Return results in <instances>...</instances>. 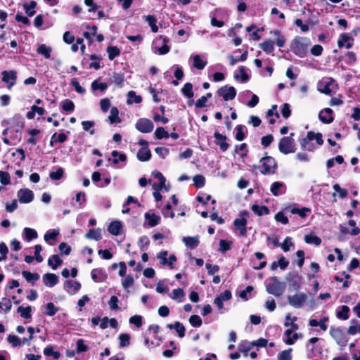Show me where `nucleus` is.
Returning a JSON list of instances; mask_svg holds the SVG:
<instances>
[{
  "mask_svg": "<svg viewBox=\"0 0 360 360\" xmlns=\"http://www.w3.org/2000/svg\"><path fill=\"white\" fill-rule=\"evenodd\" d=\"M286 185L282 181H275L271 185L270 191L273 195H281L286 192Z\"/></svg>",
  "mask_w": 360,
  "mask_h": 360,
  "instance_id": "nucleus-12",
  "label": "nucleus"
},
{
  "mask_svg": "<svg viewBox=\"0 0 360 360\" xmlns=\"http://www.w3.org/2000/svg\"><path fill=\"white\" fill-rule=\"evenodd\" d=\"M122 229V224L120 221H112L108 226V231L115 236L120 234Z\"/></svg>",
  "mask_w": 360,
  "mask_h": 360,
  "instance_id": "nucleus-23",
  "label": "nucleus"
},
{
  "mask_svg": "<svg viewBox=\"0 0 360 360\" xmlns=\"http://www.w3.org/2000/svg\"><path fill=\"white\" fill-rule=\"evenodd\" d=\"M330 335L336 341L337 344L341 347H344L346 345L347 340L345 338L344 332L340 328L330 327Z\"/></svg>",
  "mask_w": 360,
  "mask_h": 360,
  "instance_id": "nucleus-10",
  "label": "nucleus"
},
{
  "mask_svg": "<svg viewBox=\"0 0 360 360\" xmlns=\"http://www.w3.org/2000/svg\"><path fill=\"white\" fill-rule=\"evenodd\" d=\"M12 303L10 299L3 297L0 301V312L7 313L11 311Z\"/></svg>",
  "mask_w": 360,
  "mask_h": 360,
  "instance_id": "nucleus-33",
  "label": "nucleus"
},
{
  "mask_svg": "<svg viewBox=\"0 0 360 360\" xmlns=\"http://www.w3.org/2000/svg\"><path fill=\"white\" fill-rule=\"evenodd\" d=\"M48 264L52 267L53 269H56L62 264V260L60 259L59 255H53L49 259Z\"/></svg>",
  "mask_w": 360,
  "mask_h": 360,
  "instance_id": "nucleus-41",
  "label": "nucleus"
},
{
  "mask_svg": "<svg viewBox=\"0 0 360 360\" xmlns=\"http://www.w3.org/2000/svg\"><path fill=\"white\" fill-rule=\"evenodd\" d=\"M108 58L112 60L115 58L120 55V50L117 46H110L107 48Z\"/></svg>",
  "mask_w": 360,
  "mask_h": 360,
  "instance_id": "nucleus-40",
  "label": "nucleus"
},
{
  "mask_svg": "<svg viewBox=\"0 0 360 360\" xmlns=\"http://www.w3.org/2000/svg\"><path fill=\"white\" fill-rule=\"evenodd\" d=\"M291 352H292L291 348L283 351L278 355V360H291L292 359Z\"/></svg>",
  "mask_w": 360,
  "mask_h": 360,
  "instance_id": "nucleus-64",
  "label": "nucleus"
},
{
  "mask_svg": "<svg viewBox=\"0 0 360 360\" xmlns=\"http://www.w3.org/2000/svg\"><path fill=\"white\" fill-rule=\"evenodd\" d=\"M236 136L235 138L237 141H241L245 138V133L247 132V128L245 125L238 124L235 128Z\"/></svg>",
  "mask_w": 360,
  "mask_h": 360,
  "instance_id": "nucleus-26",
  "label": "nucleus"
},
{
  "mask_svg": "<svg viewBox=\"0 0 360 360\" xmlns=\"http://www.w3.org/2000/svg\"><path fill=\"white\" fill-rule=\"evenodd\" d=\"M37 237L38 233L35 229L29 227L24 228L22 233V238L24 240L30 242L32 240L37 238Z\"/></svg>",
  "mask_w": 360,
  "mask_h": 360,
  "instance_id": "nucleus-15",
  "label": "nucleus"
},
{
  "mask_svg": "<svg viewBox=\"0 0 360 360\" xmlns=\"http://www.w3.org/2000/svg\"><path fill=\"white\" fill-rule=\"evenodd\" d=\"M0 182L5 186L10 184L11 176L7 172L0 171Z\"/></svg>",
  "mask_w": 360,
  "mask_h": 360,
  "instance_id": "nucleus-63",
  "label": "nucleus"
},
{
  "mask_svg": "<svg viewBox=\"0 0 360 360\" xmlns=\"http://www.w3.org/2000/svg\"><path fill=\"white\" fill-rule=\"evenodd\" d=\"M288 262L285 260V257L283 256H281L278 262H274L271 264V269L272 270H275L278 266H279L281 269H285L288 266Z\"/></svg>",
  "mask_w": 360,
  "mask_h": 360,
  "instance_id": "nucleus-36",
  "label": "nucleus"
},
{
  "mask_svg": "<svg viewBox=\"0 0 360 360\" xmlns=\"http://www.w3.org/2000/svg\"><path fill=\"white\" fill-rule=\"evenodd\" d=\"M18 312L20 314V316L22 318L25 319H30L31 318V311H32V307L28 306L26 307H23L22 306H20L18 309Z\"/></svg>",
  "mask_w": 360,
  "mask_h": 360,
  "instance_id": "nucleus-43",
  "label": "nucleus"
},
{
  "mask_svg": "<svg viewBox=\"0 0 360 360\" xmlns=\"http://www.w3.org/2000/svg\"><path fill=\"white\" fill-rule=\"evenodd\" d=\"M155 136L158 139L169 138V133L162 127H159L155 129Z\"/></svg>",
  "mask_w": 360,
  "mask_h": 360,
  "instance_id": "nucleus-51",
  "label": "nucleus"
},
{
  "mask_svg": "<svg viewBox=\"0 0 360 360\" xmlns=\"http://www.w3.org/2000/svg\"><path fill=\"white\" fill-rule=\"evenodd\" d=\"M144 217L150 227H154L160 223V217L155 213L146 212Z\"/></svg>",
  "mask_w": 360,
  "mask_h": 360,
  "instance_id": "nucleus-20",
  "label": "nucleus"
},
{
  "mask_svg": "<svg viewBox=\"0 0 360 360\" xmlns=\"http://www.w3.org/2000/svg\"><path fill=\"white\" fill-rule=\"evenodd\" d=\"M246 224L247 220L245 218L236 219L233 221V224L241 236H244L246 233Z\"/></svg>",
  "mask_w": 360,
  "mask_h": 360,
  "instance_id": "nucleus-21",
  "label": "nucleus"
},
{
  "mask_svg": "<svg viewBox=\"0 0 360 360\" xmlns=\"http://www.w3.org/2000/svg\"><path fill=\"white\" fill-rule=\"evenodd\" d=\"M194 185L197 188H202L205 186V178L202 175H195L193 179Z\"/></svg>",
  "mask_w": 360,
  "mask_h": 360,
  "instance_id": "nucleus-56",
  "label": "nucleus"
},
{
  "mask_svg": "<svg viewBox=\"0 0 360 360\" xmlns=\"http://www.w3.org/2000/svg\"><path fill=\"white\" fill-rule=\"evenodd\" d=\"M64 288L69 294L72 295L79 291L81 285L77 281H67L64 284Z\"/></svg>",
  "mask_w": 360,
  "mask_h": 360,
  "instance_id": "nucleus-17",
  "label": "nucleus"
},
{
  "mask_svg": "<svg viewBox=\"0 0 360 360\" xmlns=\"http://www.w3.org/2000/svg\"><path fill=\"white\" fill-rule=\"evenodd\" d=\"M217 94L226 101L233 100L236 96V90L233 86H223L217 91Z\"/></svg>",
  "mask_w": 360,
  "mask_h": 360,
  "instance_id": "nucleus-8",
  "label": "nucleus"
},
{
  "mask_svg": "<svg viewBox=\"0 0 360 360\" xmlns=\"http://www.w3.org/2000/svg\"><path fill=\"white\" fill-rule=\"evenodd\" d=\"M252 210L255 214L258 216H262L269 213V208L264 205H253L252 206Z\"/></svg>",
  "mask_w": 360,
  "mask_h": 360,
  "instance_id": "nucleus-35",
  "label": "nucleus"
},
{
  "mask_svg": "<svg viewBox=\"0 0 360 360\" xmlns=\"http://www.w3.org/2000/svg\"><path fill=\"white\" fill-rule=\"evenodd\" d=\"M146 22L148 23L153 32H157L158 31V27L157 26V19L154 15H146L144 16Z\"/></svg>",
  "mask_w": 360,
  "mask_h": 360,
  "instance_id": "nucleus-38",
  "label": "nucleus"
},
{
  "mask_svg": "<svg viewBox=\"0 0 360 360\" xmlns=\"http://www.w3.org/2000/svg\"><path fill=\"white\" fill-rule=\"evenodd\" d=\"M142 101V97L136 95L134 91H129L127 94V104L140 103Z\"/></svg>",
  "mask_w": 360,
  "mask_h": 360,
  "instance_id": "nucleus-31",
  "label": "nucleus"
},
{
  "mask_svg": "<svg viewBox=\"0 0 360 360\" xmlns=\"http://www.w3.org/2000/svg\"><path fill=\"white\" fill-rule=\"evenodd\" d=\"M335 84V80L333 78H327L324 82V85L322 89H319V91L326 95H331L332 89L330 88Z\"/></svg>",
  "mask_w": 360,
  "mask_h": 360,
  "instance_id": "nucleus-28",
  "label": "nucleus"
},
{
  "mask_svg": "<svg viewBox=\"0 0 360 360\" xmlns=\"http://www.w3.org/2000/svg\"><path fill=\"white\" fill-rule=\"evenodd\" d=\"M307 296L305 293L299 292L288 297L289 304L295 308H301L307 301Z\"/></svg>",
  "mask_w": 360,
  "mask_h": 360,
  "instance_id": "nucleus-6",
  "label": "nucleus"
},
{
  "mask_svg": "<svg viewBox=\"0 0 360 360\" xmlns=\"http://www.w3.org/2000/svg\"><path fill=\"white\" fill-rule=\"evenodd\" d=\"M174 329L178 333L179 337L183 338L185 335V328L182 323L179 321H176L174 323Z\"/></svg>",
  "mask_w": 360,
  "mask_h": 360,
  "instance_id": "nucleus-59",
  "label": "nucleus"
},
{
  "mask_svg": "<svg viewBox=\"0 0 360 360\" xmlns=\"http://www.w3.org/2000/svg\"><path fill=\"white\" fill-rule=\"evenodd\" d=\"M17 197L20 203L27 204L34 200V193L29 188H20L17 192Z\"/></svg>",
  "mask_w": 360,
  "mask_h": 360,
  "instance_id": "nucleus-9",
  "label": "nucleus"
},
{
  "mask_svg": "<svg viewBox=\"0 0 360 360\" xmlns=\"http://www.w3.org/2000/svg\"><path fill=\"white\" fill-rule=\"evenodd\" d=\"M43 280L46 286L51 288L58 283V277L54 274L48 273L44 275Z\"/></svg>",
  "mask_w": 360,
  "mask_h": 360,
  "instance_id": "nucleus-19",
  "label": "nucleus"
},
{
  "mask_svg": "<svg viewBox=\"0 0 360 360\" xmlns=\"http://www.w3.org/2000/svg\"><path fill=\"white\" fill-rule=\"evenodd\" d=\"M181 93L188 98L193 97V84L190 82H186L181 89Z\"/></svg>",
  "mask_w": 360,
  "mask_h": 360,
  "instance_id": "nucleus-37",
  "label": "nucleus"
},
{
  "mask_svg": "<svg viewBox=\"0 0 360 360\" xmlns=\"http://www.w3.org/2000/svg\"><path fill=\"white\" fill-rule=\"evenodd\" d=\"M252 347L253 344L252 343V342L247 341L241 342L238 346L239 350L245 354H247V352L250 351Z\"/></svg>",
  "mask_w": 360,
  "mask_h": 360,
  "instance_id": "nucleus-61",
  "label": "nucleus"
},
{
  "mask_svg": "<svg viewBox=\"0 0 360 360\" xmlns=\"http://www.w3.org/2000/svg\"><path fill=\"white\" fill-rule=\"evenodd\" d=\"M44 354L46 356H52L55 359H58L60 356V352L53 351L51 346L44 348Z\"/></svg>",
  "mask_w": 360,
  "mask_h": 360,
  "instance_id": "nucleus-57",
  "label": "nucleus"
},
{
  "mask_svg": "<svg viewBox=\"0 0 360 360\" xmlns=\"http://www.w3.org/2000/svg\"><path fill=\"white\" fill-rule=\"evenodd\" d=\"M304 240L307 244L311 245L318 246L321 243V239L313 233L305 235Z\"/></svg>",
  "mask_w": 360,
  "mask_h": 360,
  "instance_id": "nucleus-24",
  "label": "nucleus"
},
{
  "mask_svg": "<svg viewBox=\"0 0 360 360\" xmlns=\"http://www.w3.org/2000/svg\"><path fill=\"white\" fill-rule=\"evenodd\" d=\"M37 52L39 54L44 56L45 58L48 59L51 57L52 49L46 44H40L37 49Z\"/></svg>",
  "mask_w": 360,
  "mask_h": 360,
  "instance_id": "nucleus-32",
  "label": "nucleus"
},
{
  "mask_svg": "<svg viewBox=\"0 0 360 360\" xmlns=\"http://www.w3.org/2000/svg\"><path fill=\"white\" fill-rule=\"evenodd\" d=\"M62 109L67 112H72L75 109L74 103L70 99H65L61 104Z\"/></svg>",
  "mask_w": 360,
  "mask_h": 360,
  "instance_id": "nucleus-47",
  "label": "nucleus"
},
{
  "mask_svg": "<svg viewBox=\"0 0 360 360\" xmlns=\"http://www.w3.org/2000/svg\"><path fill=\"white\" fill-rule=\"evenodd\" d=\"M154 177L160 181V184L158 186V188L160 190L165 189L167 191H169V187L165 186L166 179L163 176V174L158 171H155L153 172Z\"/></svg>",
  "mask_w": 360,
  "mask_h": 360,
  "instance_id": "nucleus-30",
  "label": "nucleus"
},
{
  "mask_svg": "<svg viewBox=\"0 0 360 360\" xmlns=\"http://www.w3.org/2000/svg\"><path fill=\"white\" fill-rule=\"evenodd\" d=\"M108 84L104 82H98V80H94L91 83V89L93 91L100 90L103 92L108 89Z\"/></svg>",
  "mask_w": 360,
  "mask_h": 360,
  "instance_id": "nucleus-42",
  "label": "nucleus"
},
{
  "mask_svg": "<svg viewBox=\"0 0 360 360\" xmlns=\"http://www.w3.org/2000/svg\"><path fill=\"white\" fill-rule=\"evenodd\" d=\"M182 240L187 248H196L200 244L198 236H186L183 238Z\"/></svg>",
  "mask_w": 360,
  "mask_h": 360,
  "instance_id": "nucleus-22",
  "label": "nucleus"
},
{
  "mask_svg": "<svg viewBox=\"0 0 360 360\" xmlns=\"http://www.w3.org/2000/svg\"><path fill=\"white\" fill-rule=\"evenodd\" d=\"M1 80L7 84V89L11 88L15 84L17 80V72L15 70H4L1 72Z\"/></svg>",
  "mask_w": 360,
  "mask_h": 360,
  "instance_id": "nucleus-5",
  "label": "nucleus"
},
{
  "mask_svg": "<svg viewBox=\"0 0 360 360\" xmlns=\"http://www.w3.org/2000/svg\"><path fill=\"white\" fill-rule=\"evenodd\" d=\"M108 120L110 124L120 123L121 122V119L119 117V110L117 107H112L110 108Z\"/></svg>",
  "mask_w": 360,
  "mask_h": 360,
  "instance_id": "nucleus-25",
  "label": "nucleus"
},
{
  "mask_svg": "<svg viewBox=\"0 0 360 360\" xmlns=\"http://www.w3.org/2000/svg\"><path fill=\"white\" fill-rule=\"evenodd\" d=\"M309 45L310 41L309 39L297 36L291 42L290 49L295 55L300 58H304L307 54Z\"/></svg>",
  "mask_w": 360,
  "mask_h": 360,
  "instance_id": "nucleus-1",
  "label": "nucleus"
},
{
  "mask_svg": "<svg viewBox=\"0 0 360 360\" xmlns=\"http://www.w3.org/2000/svg\"><path fill=\"white\" fill-rule=\"evenodd\" d=\"M275 220L278 223H281L282 224H287L288 223V217L285 215L283 212L280 211L275 215Z\"/></svg>",
  "mask_w": 360,
  "mask_h": 360,
  "instance_id": "nucleus-54",
  "label": "nucleus"
},
{
  "mask_svg": "<svg viewBox=\"0 0 360 360\" xmlns=\"http://www.w3.org/2000/svg\"><path fill=\"white\" fill-rule=\"evenodd\" d=\"M184 296L185 293L181 288H176L173 290L172 293L169 295L170 298L172 300H181L184 298ZM179 302H181V300H179Z\"/></svg>",
  "mask_w": 360,
  "mask_h": 360,
  "instance_id": "nucleus-49",
  "label": "nucleus"
},
{
  "mask_svg": "<svg viewBox=\"0 0 360 360\" xmlns=\"http://www.w3.org/2000/svg\"><path fill=\"white\" fill-rule=\"evenodd\" d=\"M295 134L290 133L289 136L281 139L278 143L279 151L285 155L293 153L296 151V144L293 139Z\"/></svg>",
  "mask_w": 360,
  "mask_h": 360,
  "instance_id": "nucleus-3",
  "label": "nucleus"
},
{
  "mask_svg": "<svg viewBox=\"0 0 360 360\" xmlns=\"http://www.w3.org/2000/svg\"><path fill=\"white\" fill-rule=\"evenodd\" d=\"M285 290V283L280 282L276 277H273L266 281V290L269 294L280 297L283 294Z\"/></svg>",
  "mask_w": 360,
  "mask_h": 360,
  "instance_id": "nucleus-2",
  "label": "nucleus"
},
{
  "mask_svg": "<svg viewBox=\"0 0 360 360\" xmlns=\"http://www.w3.org/2000/svg\"><path fill=\"white\" fill-rule=\"evenodd\" d=\"M313 131L307 132V136L302 139L300 141L301 148L304 150H307L309 151L314 150V146L311 143V141H313Z\"/></svg>",
  "mask_w": 360,
  "mask_h": 360,
  "instance_id": "nucleus-16",
  "label": "nucleus"
},
{
  "mask_svg": "<svg viewBox=\"0 0 360 360\" xmlns=\"http://www.w3.org/2000/svg\"><path fill=\"white\" fill-rule=\"evenodd\" d=\"M8 342L11 344L13 347H18L22 345L21 339L14 335H9L7 337Z\"/></svg>",
  "mask_w": 360,
  "mask_h": 360,
  "instance_id": "nucleus-62",
  "label": "nucleus"
},
{
  "mask_svg": "<svg viewBox=\"0 0 360 360\" xmlns=\"http://www.w3.org/2000/svg\"><path fill=\"white\" fill-rule=\"evenodd\" d=\"M136 157L139 161H148L151 158V153L148 147H141L138 150Z\"/></svg>",
  "mask_w": 360,
  "mask_h": 360,
  "instance_id": "nucleus-18",
  "label": "nucleus"
},
{
  "mask_svg": "<svg viewBox=\"0 0 360 360\" xmlns=\"http://www.w3.org/2000/svg\"><path fill=\"white\" fill-rule=\"evenodd\" d=\"M136 129L141 133H150L153 130V122L147 118H140L136 123Z\"/></svg>",
  "mask_w": 360,
  "mask_h": 360,
  "instance_id": "nucleus-7",
  "label": "nucleus"
},
{
  "mask_svg": "<svg viewBox=\"0 0 360 360\" xmlns=\"http://www.w3.org/2000/svg\"><path fill=\"white\" fill-rule=\"evenodd\" d=\"M112 159L108 158L109 161H112L114 165H117L119 162H125L127 156L124 153H120L117 150H113L111 153Z\"/></svg>",
  "mask_w": 360,
  "mask_h": 360,
  "instance_id": "nucleus-29",
  "label": "nucleus"
},
{
  "mask_svg": "<svg viewBox=\"0 0 360 360\" xmlns=\"http://www.w3.org/2000/svg\"><path fill=\"white\" fill-rule=\"evenodd\" d=\"M86 238L98 240L101 238V231L100 229H91L86 234Z\"/></svg>",
  "mask_w": 360,
  "mask_h": 360,
  "instance_id": "nucleus-45",
  "label": "nucleus"
},
{
  "mask_svg": "<svg viewBox=\"0 0 360 360\" xmlns=\"http://www.w3.org/2000/svg\"><path fill=\"white\" fill-rule=\"evenodd\" d=\"M64 175V170L61 167H58L56 172H51L49 177L52 180H60Z\"/></svg>",
  "mask_w": 360,
  "mask_h": 360,
  "instance_id": "nucleus-52",
  "label": "nucleus"
},
{
  "mask_svg": "<svg viewBox=\"0 0 360 360\" xmlns=\"http://www.w3.org/2000/svg\"><path fill=\"white\" fill-rule=\"evenodd\" d=\"M111 79H112V82L116 86H122L124 81V75L122 74L115 73L112 76Z\"/></svg>",
  "mask_w": 360,
  "mask_h": 360,
  "instance_id": "nucleus-50",
  "label": "nucleus"
},
{
  "mask_svg": "<svg viewBox=\"0 0 360 360\" xmlns=\"http://www.w3.org/2000/svg\"><path fill=\"white\" fill-rule=\"evenodd\" d=\"M319 118L323 123H331L334 120L333 117V110L329 108H324L319 112Z\"/></svg>",
  "mask_w": 360,
  "mask_h": 360,
  "instance_id": "nucleus-13",
  "label": "nucleus"
},
{
  "mask_svg": "<svg viewBox=\"0 0 360 360\" xmlns=\"http://www.w3.org/2000/svg\"><path fill=\"white\" fill-rule=\"evenodd\" d=\"M95 123L94 121H82V126L84 131H89L90 134L93 135L95 134V129L94 127Z\"/></svg>",
  "mask_w": 360,
  "mask_h": 360,
  "instance_id": "nucleus-44",
  "label": "nucleus"
},
{
  "mask_svg": "<svg viewBox=\"0 0 360 360\" xmlns=\"http://www.w3.org/2000/svg\"><path fill=\"white\" fill-rule=\"evenodd\" d=\"M214 137L216 139V144L219 146L222 151L224 152L229 148V145L226 143L227 138L226 136L221 134L218 131H215Z\"/></svg>",
  "mask_w": 360,
  "mask_h": 360,
  "instance_id": "nucleus-14",
  "label": "nucleus"
},
{
  "mask_svg": "<svg viewBox=\"0 0 360 360\" xmlns=\"http://www.w3.org/2000/svg\"><path fill=\"white\" fill-rule=\"evenodd\" d=\"M207 62L203 60L199 55L193 56V67L198 70H202L206 66Z\"/></svg>",
  "mask_w": 360,
  "mask_h": 360,
  "instance_id": "nucleus-39",
  "label": "nucleus"
},
{
  "mask_svg": "<svg viewBox=\"0 0 360 360\" xmlns=\"http://www.w3.org/2000/svg\"><path fill=\"white\" fill-rule=\"evenodd\" d=\"M271 33H274V35L278 37L277 39H276L277 46L278 47H283L285 44V39L284 36L281 34V32L278 30H276L271 32Z\"/></svg>",
  "mask_w": 360,
  "mask_h": 360,
  "instance_id": "nucleus-55",
  "label": "nucleus"
},
{
  "mask_svg": "<svg viewBox=\"0 0 360 360\" xmlns=\"http://www.w3.org/2000/svg\"><path fill=\"white\" fill-rule=\"evenodd\" d=\"M89 58L93 60V62L89 64V68H94L95 70L100 69L101 65L99 61L101 60V58L96 54H91Z\"/></svg>",
  "mask_w": 360,
  "mask_h": 360,
  "instance_id": "nucleus-48",
  "label": "nucleus"
},
{
  "mask_svg": "<svg viewBox=\"0 0 360 360\" xmlns=\"http://www.w3.org/2000/svg\"><path fill=\"white\" fill-rule=\"evenodd\" d=\"M262 169L260 172L262 174H274L277 169V163L275 159L271 156H265L260 159Z\"/></svg>",
  "mask_w": 360,
  "mask_h": 360,
  "instance_id": "nucleus-4",
  "label": "nucleus"
},
{
  "mask_svg": "<svg viewBox=\"0 0 360 360\" xmlns=\"http://www.w3.org/2000/svg\"><path fill=\"white\" fill-rule=\"evenodd\" d=\"M58 311V308L55 307L53 303L49 302L45 308L44 313L48 316H52Z\"/></svg>",
  "mask_w": 360,
  "mask_h": 360,
  "instance_id": "nucleus-53",
  "label": "nucleus"
},
{
  "mask_svg": "<svg viewBox=\"0 0 360 360\" xmlns=\"http://www.w3.org/2000/svg\"><path fill=\"white\" fill-rule=\"evenodd\" d=\"M36 6H37V2L34 1H31L29 4H23V8H24L25 13L30 17H32L35 14Z\"/></svg>",
  "mask_w": 360,
  "mask_h": 360,
  "instance_id": "nucleus-34",
  "label": "nucleus"
},
{
  "mask_svg": "<svg viewBox=\"0 0 360 360\" xmlns=\"http://www.w3.org/2000/svg\"><path fill=\"white\" fill-rule=\"evenodd\" d=\"M60 235L59 229H53L48 230L44 236V239L50 246H54L58 240V237Z\"/></svg>",
  "mask_w": 360,
  "mask_h": 360,
  "instance_id": "nucleus-11",
  "label": "nucleus"
},
{
  "mask_svg": "<svg viewBox=\"0 0 360 360\" xmlns=\"http://www.w3.org/2000/svg\"><path fill=\"white\" fill-rule=\"evenodd\" d=\"M22 276L28 282L34 283L39 278V275L38 274L31 273L27 271H22Z\"/></svg>",
  "mask_w": 360,
  "mask_h": 360,
  "instance_id": "nucleus-46",
  "label": "nucleus"
},
{
  "mask_svg": "<svg viewBox=\"0 0 360 360\" xmlns=\"http://www.w3.org/2000/svg\"><path fill=\"white\" fill-rule=\"evenodd\" d=\"M352 323L354 325L350 326L347 329V333L349 335H354L356 333H360V325L356 324V321L352 320Z\"/></svg>",
  "mask_w": 360,
  "mask_h": 360,
  "instance_id": "nucleus-60",
  "label": "nucleus"
},
{
  "mask_svg": "<svg viewBox=\"0 0 360 360\" xmlns=\"http://www.w3.org/2000/svg\"><path fill=\"white\" fill-rule=\"evenodd\" d=\"M349 311V308L347 306L344 305L342 307L341 310L337 313V316L339 319L347 320L349 318V315H348Z\"/></svg>",
  "mask_w": 360,
  "mask_h": 360,
  "instance_id": "nucleus-58",
  "label": "nucleus"
},
{
  "mask_svg": "<svg viewBox=\"0 0 360 360\" xmlns=\"http://www.w3.org/2000/svg\"><path fill=\"white\" fill-rule=\"evenodd\" d=\"M259 47L266 53H271L274 51V41L271 39H266L259 44Z\"/></svg>",
  "mask_w": 360,
  "mask_h": 360,
  "instance_id": "nucleus-27",
  "label": "nucleus"
}]
</instances>
